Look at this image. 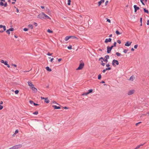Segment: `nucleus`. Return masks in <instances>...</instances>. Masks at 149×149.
Returning a JSON list of instances; mask_svg holds the SVG:
<instances>
[{
	"label": "nucleus",
	"mask_w": 149,
	"mask_h": 149,
	"mask_svg": "<svg viewBox=\"0 0 149 149\" xmlns=\"http://www.w3.org/2000/svg\"><path fill=\"white\" fill-rule=\"evenodd\" d=\"M3 108L2 106L0 105V110H1Z\"/></svg>",
	"instance_id": "obj_53"
},
{
	"label": "nucleus",
	"mask_w": 149,
	"mask_h": 149,
	"mask_svg": "<svg viewBox=\"0 0 149 149\" xmlns=\"http://www.w3.org/2000/svg\"><path fill=\"white\" fill-rule=\"evenodd\" d=\"M107 22H109V23H111V21L109 19H108L107 18Z\"/></svg>",
	"instance_id": "obj_54"
},
{
	"label": "nucleus",
	"mask_w": 149,
	"mask_h": 149,
	"mask_svg": "<svg viewBox=\"0 0 149 149\" xmlns=\"http://www.w3.org/2000/svg\"><path fill=\"white\" fill-rule=\"evenodd\" d=\"M106 70H105V69H104V70H103V71H102V72H103V73H104V72H106Z\"/></svg>",
	"instance_id": "obj_64"
},
{
	"label": "nucleus",
	"mask_w": 149,
	"mask_h": 149,
	"mask_svg": "<svg viewBox=\"0 0 149 149\" xmlns=\"http://www.w3.org/2000/svg\"><path fill=\"white\" fill-rule=\"evenodd\" d=\"M147 24L148 25H149V20H147Z\"/></svg>",
	"instance_id": "obj_59"
},
{
	"label": "nucleus",
	"mask_w": 149,
	"mask_h": 149,
	"mask_svg": "<svg viewBox=\"0 0 149 149\" xmlns=\"http://www.w3.org/2000/svg\"><path fill=\"white\" fill-rule=\"evenodd\" d=\"M132 43V42H129V41H127L125 44V45L126 46H129L131 45Z\"/></svg>",
	"instance_id": "obj_12"
},
{
	"label": "nucleus",
	"mask_w": 149,
	"mask_h": 149,
	"mask_svg": "<svg viewBox=\"0 0 149 149\" xmlns=\"http://www.w3.org/2000/svg\"><path fill=\"white\" fill-rule=\"evenodd\" d=\"M134 12H136L137 10H138L139 9V7H137L136 5H134Z\"/></svg>",
	"instance_id": "obj_10"
},
{
	"label": "nucleus",
	"mask_w": 149,
	"mask_h": 149,
	"mask_svg": "<svg viewBox=\"0 0 149 149\" xmlns=\"http://www.w3.org/2000/svg\"><path fill=\"white\" fill-rule=\"evenodd\" d=\"M68 48L69 49H72V46L71 45H70L68 47Z\"/></svg>",
	"instance_id": "obj_30"
},
{
	"label": "nucleus",
	"mask_w": 149,
	"mask_h": 149,
	"mask_svg": "<svg viewBox=\"0 0 149 149\" xmlns=\"http://www.w3.org/2000/svg\"><path fill=\"white\" fill-rule=\"evenodd\" d=\"M134 76L133 75L132 76L130 77V78L129 79V80H131L132 81H133L134 80Z\"/></svg>",
	"instance_id": "obj_21"
},
{
	"label": "nucleus",
	"mask_w": 149,
	"mask_h": 149,
	"mask_svg": "<svg viewBox=\"0 0 149 149\" xmlns=\"http://www.w3.org/2000/svg\"><path fill=\"white\" fill-rule=\"evenodd\" d=\"M44 15L45 18H44V19H49L50 20L51 19V18L47 15H46L44 13Z\"/></svg>",
	"instance_id": "obj_15"
},
{
	"label": "nucleus",
	"mask_w": 149,
	"mask_h": 149,
	"mask_svg": "<svg viewBox=\"0 0 149 149\" xmlns=\"http://www.w3.org/2000/svg\"><path fill=\"white\" fill-rule=\"evenodd\" d=\"M31 88L35 93L37 91V89L34 87V86L33 87H31Z\"/></svg>",
	"instance_id": "obj_14"
},
{
	"label": "nucleus",
	"mask_w": 149,
	"mask_h": 149,
	"mask_svg": "<svg viewBox=\"0 0 149 149\" xmlns=\"http://www.w3.org/2000/svg\"><path fill=\"white\" fill-rule=\"evenodd\" d=\"M113 46H111V47H109V46H107V52L108 53H110L111 49L113 48Z\"/></svg>",
	"instance_id": "obj_6"
},
{
	"label": "nucleus",
	"mask_w": 149,
	"mask_h": 149,
	"mask_svg": "<svg viewBox=\"0 0 149 149\" xmlns=\"http://www.w3.org/2000/svg\"><path fill=\"white\" fill-rule=\"evenodd\" d=\"M16 11L17 13H18L19 12V10L17 8H16Z\"/></svg>",
	"instance_id": "obj_63"
},
{
	"label": "nucleus",
	"mask_w": 149,
	"mask_h": 149,
	"mask_svg": "<svg viewBox=\"0 0 149 149\" xmlns=\"http://www.w3.org/2000/svg\"><path fill=\"white\" fill-rule=\"evenodd\" d=\"M138 45H134V47L135 49H136L138 47Z\"/></svg>",
	"instance_id": "obj_50"
},
{
	"label": "nucleus",
	"mask_w": 149,
	"mask_h": 149,
	"mask_svg": "<svg viewBox=\"0 0 149 149\" xmlns=\"http://www.w3.org/2000/svg\"><path fill=\"white\" fill-rule=\"evenodd\" d=\"M101 65H102L103 66H104L105 65V63H103L102 61H101Z\"/></svg>",
	"instance_id": "obj_36"
},
{
	"label": "nucleus",
	"mask_w": 149,
	"mask_h": 149,
	"mask_svg": "<svg viewBox=\"0 0 149 149\" xmlns=\"http://www.w3.org/2000/svg\"><path fill=\"white\" fill-rule=\"evenodd\" d=\"M104 0H101L100 1H99L98 4V6H100L101 4L104 2Z\"/></svg>",
	"instance_id": "obj_11"
},
{
	"label": "nucleus",
	"mask_w": 149,
	"mask_h": 149,
	"mask_svg": "<svg viewBox=\"0 0 149 149\" xmlns=\"http://www.w3.org/2000/svg\"><path fill=\"white\" fill-rule=\"evenodd\" d=\"M9 30L10 31H13V30H14V29L13 28H10L9 29Z\"/></svg>",
	"instance_id": "obj_40"
},
{
	"label": "nucleus",
	"mask_w": 149,
	"mask_h": 149,
	"mask_svg": "<svg viewBox=\"0 0 149 149\" xmlns=\"http://www.w3.org/2000/svg\"><path fill=\"white\" fill-rule=\"evenodd\" d=\"M70 36L71 37V38H75L77 40L78 39V38H77V37H76V36Z\"/></svg>",
	"instance_id": "obj_34"
},
{
	"label": "nucleus",
	"mask_w": 149,
	"mask_h": 149,
	"mask_svg": "<svg viewBox=\"0 0 149 149\" xmlns=\"http://www.w3.org/2000/svg\"><path fill=\"white\" fill-rule=\"evenodd\" d=\"M106 66L107 67H109L110 66V65L109 64H106Z\"/></svg>",
	"instance_id": "obj_57"
},
{
	"label": "nucleus",
	"mask_w": 149,
	"mask_h": 149,
	"mask_svg": "<svg viewBox=\"0 0 149 149\" xmlns=\"http://www.w3.org/2000/svg\"><path fill=\"white\" fill-rule=\"evenodd\" d=\"M23 30L25 31H28V29L25 28L23 29Z\"/></svg>",
	"instance_id": "obj_45"
},
{
	"label": "nucleus",
	"mask_w": 149,
	"mask_h": 149,
	"mask_svg": "<svg viewBox=\"0 0 149 149\" xmlns=\"http://www.w3.org/2000/svg\"><path fill=\"white\" fill-rule=\"evenodd\" d=\"M47 32L49 33H53V31L50 30V29H48L47 30Z\"/></svg>",
	"instance_id": "obj_23"
},
{
	"label": "nucleus",
	"mask_w": 149,
	"mask_h": 149,
	"mask_svg": "<svg viewBox=\"0 0 149 149\" xmlns=\"http://www.w3.org/2000/svg\"><path fill=\"white\" fill-rule=\"evenodd\" d=\"M29 103L31 104H33L34 103V102L33 101H31V100H30L29 101Z\"/></svg>",
	"instance_id": "obj_44"
},
{
	"label": "nucleus",
	"mask_w": 149,
	"mask_h": 149,
	"mask_svg": "<svg viewBox=\"0 0 149 149\" xmlns=\"http://www.w3.org/2000/svg\"><path fill=\"white\" fill-rule=\"evenodd\" d=\"M33 104H34V106H37V105H38V104H36V103H33Z\"/></svg>",
	"instance_id": "obj_62"
},
{
	"label": "nucleus",
	"mask_w": 149,
	"mask_h": 149,
	"mask_svg": "<svg viewBox=\"0 0 149 149\" xmlns=\"http://www.w3.org/2000/svg\"><path fill=\"white\" fill-rule=\"evenodd\" d=\"M134 90H132L130 91L128 93V94L129 95H130L133 94L134 92Z\"/></svg>",
	"instance_id": "obj_8"
},
{
	"label": "nucleus",
	"mask_w": 149,
	"mask_h": 149,
	"mask_svg": "<svg viewBox=\"0 0 149 149\" xmlns=\"http://www.w3.org/2000/svg\"><path fill=\"white\" fill-rule=\"evenodd\" d=\"M1 2H0V5L1 6H4V7H6L7 6V2H5L4 4L3 3V2H5V0H1Z\"/></svg>",
	"instance_id": "obj_3"
},
{
	"label": "nucleus",
	"mask_w": 149,
	"mask_h": 149,
	"mask_svg": "<svg viewBox=\"0 0 149 149\" xmlns=\"http://www.w3.org/2000/svg\"><path fill=\"white\" fill-rule=\"evenodd\" d=\"M71 38V37L70 36H67L65 38V41H68L69 39Z\"/></svg>",
	"instance_id": "obj_16"
},
{
	"label": "nucleus",
	"mask_w": 149,
	"mask_h": 149,
	"mask_svg": "<svg viewBox=\"0 0 149 149\" xmlns=\"http://www.w3.org/2000/svg\"><path fill=\"white\" fill-rule=\"evenodd\" d=\"M28 85L30 86V88H31V87H33L34 86L33 84L32 83L31 81H28L27 82Z\"/></svg>",
	"instance_id": "obj_9"
},
{
	"label": "nucleus",
	"mask_w": 149,
	"mask_h": 149,
	"mask_svg": "<svg viewBox=\"0 0 149 149\" xmlns=\"http://www.w3.org/2000/svg\"><path fill=\"white\" fill-rule=\"evenodd\" d=\"M6 32L9 35L10 33V31L9 30H7L6 31Z\"/></svg>",
	"instance_id": "obj_41"
},
{
	"label": "nucleus",
	"mask_w": 149,
	"mask_h": 149,
	"mask_svg": "<svg viewBox=\"0 0 149 149\" xmlns=\"http://www.w3.org/2000/svg\"><path fill=\"white\" fill-rule=\"evenodd\" d=\"M4 61L3 60H2L1 61V62L2 63H4Z\"/></svg>",
	"instance_id": "obj_56"
},
{
	"label": "nucleus",
	"mask_w": 149,
	"mask_h": 149,
	"mask_svg": "<svg viewBox=\"0 0 149 149\" xmlns=\"http://www.w3.org/2000/svg\"><path fill=\"white\" fill-rule=\"evenodd\" d=\"M46 69L47 71H49L50 72L52 71L51 69L50 68H49L48 66L46 68Z\"/></svg>",
	"instance_id": "obj_20"
},
{
	"label": "nucleus",
	"mask_w": 149,
	"mask_h": 149,
	"mask_svg": "<svg viewBox=\"0 0 149 149\" xmlns=\"http://www.w3.org/2000/svg\"><path fill=\"white\" fill-rule=\"evenodd\" d=\"M53 60H54V58H51V60H50V62H52L53 61Z\"/></svg>",
	"instance_id": "obj_58"
},
{
	"label": "nucleus",
	"mask_w": 149,
	"mask_h": 149,
	"mask_svg": "<svg viewBox=\"0 0 149 149\" xmlns=\"http://www.w3.org/2000/svg\"><path fill=\"white\" fill-rule=\"evenodd\" d=\"M93 90L92 89H90L88 91V92H87L88 94L92 93L93 92Z\"/></svg>",
	"instance_id": "obj_26"
},
{
	"label": "nucleus",
	"mask_w": 149,
	"mask_h": 149,
	"mask_svg": "<svg viewBox=\"0 0 149 149\" xmlns=\"http://www.w3.org/2000/svg\"><path fill=\"white\" fill-rule=\"evenodd\" d=\"M3 28V30L2 31V30H0V33H3L4 31H5L6 29V27L5 26H3L2 25H0V28Z\"/></svg>",
	"instance_id": "obj_7"
},
{
	"label": "nucleus",
	"mask_w": 149,
	"mask_h": 149,
	"mask_svg": "<svg viewBox=\"0 0 149 149\" xmlns=\"http://www.w3.org/2000/svg\"><path fill=\"white\" fill-rule=\"evenodd\" d=\"M112 65L114 66H116V65H119L118 61L117 60L114 59L112 61Z\"/></svg>",
	"instance_id": "obj_2"
},
{
	"label": "nucleus",
	"mask_w": 149,
	"mask_h": 149,
	"mask_svg": "<svg viewBox=\"0 0 149 149\" xmlns=\"http://www.w3.org/2000/svg\"><path fill=\"white\" fill-rule=\"evenodd\" d=\"M116 42H115L113 44V47H116Z\"/></svg>",
	"instance_id": "obj_52"
},
{
	"label": "nucleus",
	"mask_w": 149,
	"mask_h": 149,
	"mask_svg": "<svg viewBox=\"0 0 149 149\" xmlns=\"http://www.w3.org/2000/svg\"><path fill=\"white\" fill-rule=\"evenodd\" d=\"M61 60H62V59H61V58H59V59H58V62H60Z\"/></svg>",
	"instance_id": "obj_60"
},
{
	"label": "nucleus",
	"mask_w": 149,
	"mask_h": 149,
	"mask_svg": "<svg viewBox=\"0 0 149 149\" xmlns=\"http://www.w3.org/2000/svg\"><path fill=\"white\" fill-rule=\"evenodd\" d=\"M45 102L47 103H49V100H48V97L45 98Z\"/></svg>",
	"instance_id": "obj_17"
},
{
	"label": "nucleus",
	"mask_w": 149,
	"mask_h": 149,
	"mask_svg": "<svg viewBox=\"0 0 149 149\" xmlns=\"http://www.w3.org/2000/svg\"><path fill=\"white\" fill-rule=\"evenodd\" d=\"M44 15V13H42L38 15L37 17L40 19L45 18Z\"/></svg>",
	"instance_id": "obj_5"
},
{
	"label": "nucleus",
	"mask_w": 149,
	"mask_h": 149,
	"mask_svg": "<svg viewBox=\"0 0 149 149\" xmlns=\"http://www.w3.org/2000/svg\"><path fill=\"white\" fill-rule=\"evenodd\" d=\"M88 94V93H87H87H83L82 94V95H87Z\"/></svg>",
	"instance_id": "obj_39"
},
{
	"label": "nucleus",
	"mask_w": 149,
	"mask_h": 149,
	"mask_svg": "<svg viewBox=\"0 0 149 149\" xmlns=\"http://www.w3.org/2000/svg\"><path fill=\"white\" fill-rule=\"evenodd\" d=\"M101 78V76L100 74H99L98 75V79H100Z\"/></svg>",
	"instance_id": "obj_31"
},
{
	"label": "nucleus",
	"mask_w": 149,
	"mask_h": 149,
	"mask_svg": "<svg viewBox=\"0 0 149 149\" xmlns=\"http://www.w3.org/2000/svg\"><path fill=\"white\" fill-rule=\"evenodd\" d=\"M111 38H109V39L107 38L105 39L104 42L106 43H107L108 42H111Z\"/></svg>",
	"instance_id": "obj_13"
},
{
	"label": "nucleus",
	"mask_w": 149,
	"mask_h": 149,
	"mask_svg": "<svg viewBox=\"0 0 149 149\" xmlns=\"http://www.w3.org/2000/svg\"><path fill=\"white\" fill-rule=\"evenodd\" d=\"M11 65H12L14 66L15 67H17V65H16L15 64H12Z\"/></svg>",
	"instance_id": "obj_55"
},
{
	"label": "nucleus",
	"mask_w": 149,
	"mask_h": 149,
	"mask_svg": "<svg viewBox=\"0 0 149 149\" xmlns=\"http://www.w3.org/2000/svg\"><path fill=\"white\" fill-rule=\"evenodd\" d=\"M127 51L128 50H127L125 49L124 50L123 52L125 53H126Z\"/></svg>",
	"instance_id": "obj_48"
},
{
	"label": "nucleus",
	"mask_w": 149,
	"mask_h": 149,
	"mask_svg": "<svg viewBox=\"0 0 149 149\" xmlns=\"http://www.w3.org/2000/svg\"><path fill=\"white\" fill-rule=\"evenodd\" d=\"M111 70V68H110V67H108V68H106V69H105V70L107 71V70Z\"/></svg>",
	"instance_id": "obj_33"
},
{
	"label": "nucleus",
	"mask_w": 149,
	"mask_h": 149,
	"mask_svg": "<svg viewBox=\"0 0 149 149\" xmlns=\"http://www.w3.org/2000/svg\"><path fill=\"white\" fill-rule=\"evenodd\" d=\"M116 54L118 56H120L121 55L120 53L118 52H117L116 53Z\"/></svg>",
	"instance_id": "obj_28"
},
{
	"label": "nucleus",
	"mask_w": 149,
	"mask_h": 149,
	"mask_svg": "<svg viewBox=\"0 0 149 149\" xmlns=\"http://www.w3.org/2000/svg\"><path fill=\"white\" fill-rule=\"evenodd\" d=\"M19 91L18 90H16V91H15V93L16 94H18V93H19Z\"/></svg>",
	"instance_id": "obj_42"
},
{
	"label": "nucleus",
	"mask_w": 149,
	"mask_h": 149,
	"mask_svg": "<svg viewBox=\"0 0 149 149\" xmlns=\"http://www.w3.org/2000/svg\"><path fill=\"white\" fill-rule=\"evenodd\" d=\"M52 107L54 108V109H60V107H57L56 105H53L52 106Z\"/></svg>",
	"instance_id": "obj_18"
},
{
	"label": "nucleus",
	"mask_w": 149,
	"mask_h": 149,
	"mask_svg": "<svg viewBox=\"0 0 149 149\" xmlns=\"http://www.w3.org/2000/svg\"><path fill=\"white\" fill-rule=\"evenodd\" d=\"M33 114L35 115H37L38 114V112L37 111H35L33 113Z\"/></svg>",
	"instance_id": "obj_38"
},
{
	"label": "nucleus",
	"mask_w": 149,
	"mask_h": 149,
	"mask_svg": "<svg viewBox=\"0 0 149 149\" xmlns=\"http://www.w3.org/2000/svg\"><path fill=\"white\" fill-rule=\"evenodd\" d=\"M103 61H104V62H105L106 63H107L108 62V60L104 58L103 59Z\"/></svg>",
	"instance_id": "obj_37"
},
{
	"label": "nucleus",
	"mask_w": 149,
	"mask_h": 149,
	"mask_svg": "<svg viewBox=\"0 0 149 149\" xmlns=\"http://www.w3.org/2000/svg\"><path fill=\"white\" fill-rule=\"evenodd\" d=\"M28 27L31 28V29H33V25L31 24H30L28 26Z\"/></svg>",
	"instance_id": "obj_24"
},
{
	"label": "nucleus",
	"mask_w": 149,
	"mask_h": 149,
	"mask_svg": "<svg viewBox=\"0 0 149 149\" xmlns=\"http://www.w3.org/2000/svg\"><path fill=\"white\" fill-rule=\"evenodd\" d=\"M22 145L21 144L16 145L8 149H18L22 147Z\"/></svg>",
	"instance_id": "obj_1"
},
{
	"label": "nucleus",
	"mask_w": 149,
	"mask_h": 149,
	"mask_svg": "<svg viewBox=\"0 0 149 149\" xmlns=\"http://www.w3.org/2000/svg\"><path fill=\"white\" fill-rule=\"evenodd\" d=\"M19 132V130H16L15 132V133H14V134H13V136H14L17 133H18Z\"/></svg>",
	"instance_id": "obj_22"
},
{
	"label": "nucleus",
	"mask_w": 149,
	"mask_h": 149,
	"mask_svg": "<svg viewBox=\"0 0 149 149\" xmlns=\"http://www.w3.org/2000/svg\"><path fill=\"white\" fill-rule=\"evenodd\" d=\"M3 63L5 65H6L8 64V62L6 61H5L4 62V63Z\"/></svg>",
	"instance_id": "obj_47"
},
{
	"label": "nucleus",
	"mask_w": 149,
	"mask_h": 149,
	"mask_svg": "<svg viewBox=\"0 0 149 149\" xmlns=\"http://www.w3.org/2000/svg\"><path fill=\"white\" fill-rule=\"evenodd\" d=\"M105 58L107 59H107H108L109 58V56L108 55H106V56H105Z\"/></svg>",
	"instance_id": "obj_35"
},
{
	"label": "nucleus",
	"mask_w": 149,
	"mask_h": 149,
	"mask_svg": "<svg viewBox=\"0 0 149 149\" xmlns=\"http://www.w3.org/2000/svg\"><path fill=\"white\" fill-rule=\"evenodd\" d=\"M144 145V144H142L139 145L137 146L135 148V149H138L141 146H143Z\"/></svg>",
	"instance_id": "obj_19"
},
{
	"label": "nucleus",
	"mask_w": 149,
	"mask_h": 149,
	"mask_svg": "<svg viewBox=\"0 0 149 149\" xmlns=\"http://www.w3.org/2000/svg\"><path fill=\"white\" fill-rule=\"evenodd\" d=\"M116 33L117 35H118L121 34V33H120L118 30H116Z\"/></svg>",
	"instance_id": "obj_27"
},
{
	"label": "nucleus",
	"mask_w": 149,
	"mask_h": 149,
	"mask_svg": "<svg viewBox=\"0 0 149 149\" xmlns=\"http://www.w3.org/2000/svg\"><path fill=\"white\" fill-rule=\"evenodd\" d=\"M33 24L36 26H37L38 24H37L36 22H34L33 23Z\"/></svg>",
	"instance_id": "obj_51"
},
{
	"label": "nucleus",
	"mask_w": 149,
	"mask_h": 149,
	"mask_svg": "<svg viewBox=\"0 0 149 149\" xmlns=\"http://www.w3.org/2000/svg\"><path fill=\"white\" fill-rule=\"evenodd\" d=\"M68 5H70L71 0H68Z\"/></svg>",
	"instance_id": "obj_29"
},
{
	"label": "nucleus",
	"mask_w": 149,
	"mask_h": 149,
	"mask_svg": "<svg viewBox=\"0 0 149 149\" xmlns=\"http://www.w3.org/2000/svg\"><path fill=\"white\" fill-rule=\"evenodd\" d=\"M84 64L83 63H81L79 67L76 69L77 70H80L82 69L84 67Z\"/></svg>",
	"instance_id": "obj_4"
},
{
	"label": "nucleus",
	"mask_w": 149,
	"mask_h": 149,
	"mask_svg": "<svg viewBox=\"0 0 149 149\" xmlns=\"http://www.w3.org/2000/svg\"><path fill=\"white\" fill-rule=\"evenodd\" d=\"M117 42L120 44L121 43V41L120 40H117Z\"/></svg>",
	"instance_id": "obj_49"
},
{
	"label": "nucleus",
	"mask_w": 149,
	"mask_h": 149,
	"mask_svg": "<svg viewBox=\"0 0 149 149\" xmlns=\"http://www.w3.org/2000/svg\"><path fill=\"white\" fill-rule=\"evenodd\" d=\"M108 1H106L105 3V5H107V4L108 3Z\"/></svg>",
	"instance_id": "obj_61"
},
{
	"label": "nucleus",
	"mask_w": 149,
	"mask_h": 149,
	"mask_svg": "<svg viewBox=\"0 0 149 149\" xmlns=\"http://www.w3.org/2000/svg\"><path fill=\"white\" fill-rule=\"evenodd\" d=\"M52 53H50L49 52H48L47 54V55H48V56H51L52 55Z\"/></svg>",
	"instance_id": "obj_46"
},
{
	"label": "nucleus",
	"mask_w": 149,
	"mask_h": 149,
	"mask_svg": "<svg viewBox=\"0 0 149 149\" xmlns=\"http://www.w3.org/2000/svg\"><path fill=\"white\" fill-rule=\"evenodd\" d=\"M143 10L145 12L148 14L149 13V11L148 10H146V8H144Z\"/></svg>",
	"instance_id": "obj_25"
},
{
	"label": "nucleus",
	"mask_w": 149,
	"mask_h": 149,
	"mask_svg": "<svg viewBox=\"0 0 149 149\" xmlns=\"http://www.w3.org/2000/svg\"><path fill=\"white\" fill-rule=\"evenodd\" d=\"M145 116H149V111L147 112L146 114H144Z\"/></svg>",
	"instance_id": "obj_32"
},
{
	"label": "nucleus",
	"mask_w": 149,
	"mask_h": 149,
	"mask_svg": "<svg viewBox=\"0 0 149 149\" xmlns=\"http://www.w3.org/2000/svg\"><path fill=\"white\" fill-rule=\"evenodd\" d=\"M51 103L52 104H57L55 101H52L51 102Z\"/></svg>",
	"instance_id": "obj_43"
}]
</instances>
